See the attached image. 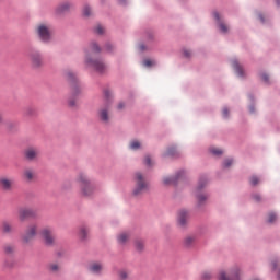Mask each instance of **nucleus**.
I'll return each mask as SVG.
<instances>
[{"instance_id": "1", "label": "nucleus", "mask_w": 280, "mask_h": 280, "mask_svg": "<svg viewBox=\"0 0 280 280\" xmlns=\"http://www.w3.org/2000/svg\"><path fill=\"white\" fill-rule=\"evenodd\" d=\"M100 51H102L100 46H97V44L95 43H92L86 51L85 65L94 69V71H97V73H104L106 71V63H104V61L100 59H91V56H93V54H100Z\"/></svg>"}, {"instance_id": "2", "label": "nucleus", "mask_w": 280, "mask_h": 280, "mask_svg": "<svg viewBox=\"0 0 280 280\" xmlns=\"http://www.w3.org/2000/svg\"><path fill=\"white\" fill-rule=\"evenodd\" d=\"M75 180L80 187V196L82 198H91L95 194V186L91 183L86 173H79Z\"/></svg>"}, {"instance_id": "3", "label": "nucleus", "mask_w": 280, "mask_h": 280, "mask_svg": "<svg viewBox=\"0 0 280 280\" xmlns=\"http://www.w3.org/2000/svg\"><path fill=\"white\" fill-rule=\"evenodd\" d=\"M148 189H150V184L148 183V180H145V177H143V174L139 172L136 173L132 196H135L136 198H139V196H143V194H145Z\"/></svg>"}, {"instance_id": "4", "label": "nucleus", "mask_w": 280, "mask_h": 280, "mask_svg": "<svg viewBox=\"0 0 280 280\" xmlns=\"http://www.w3.org/2000/svg\"><path fill=\"white\" fill-rule=\"evenodd\" d=\"M38 235V223H31L27 225L24 234L22 235L23 244H31Z\"/></svg>"}, {"instance_id": "5", "label": "nucleus", "mask_w": 280, "mask_h": 280, "mask_svg": "<svg viewBox=\"0 0 280 280\" xmlns=\"http://www.w3.org/2000/svg\"><path fill=\"white\" fill-rule=\"evenodd\" d=\"M31 67L33 69H43L45 66V60L43 59V55L38 50H34L28 55Z\"/></svg>"}, {"instance_id": "6", "label": "nucleus", "mask_w": 280, "mask_h": 280, "mask_svg": "<svg viewBox=\"0 0 280 280\" xmlns=\"http://www.w3.org/2000/svg\"><path fill=\"white\" fill-rule=\"evenodd\" d=\"M37 34L43 43H49L51 40V27L47 24H39L37 26Z\"/></svg>"}, {"instance_id": "7", "label": "nucleus", "mask_w": 280, "mask_h": 280, "mask_svg": "<svg viewBox=\"0 0 280 280\" xmlns=\"http://www.w3.org/2000/svg\"><path fill=\"white\" fill-rule=\"evenodd\" d=\"M40 236L43 237L46 246H54L56 243V237L54 236V230L51 228L42 229Z\"/></svg>"}, {"instance_id": "8", "label": "nucleus", "mask_w": 280, "mask_h": 280, "mask_svg": "<svg viewBox=\"0 0 280 280\" xmlns=\"http://www.w3.org/2000/svg\"><path fill=\"white\" fill-rule=\"evenodd\" d=\"M40 156V149L37 147H28L24 151V159L26 161L34 162Z\"/></svg>"}, {"instance_id": "9", "label": "nucleus", "mask_w": 280, "mask_h": 280, "mask_svg": "<svg viewBox=\"0 0 280 280\" xmlns=\"http://www.w3.org/2000/svg\"><path fill=\"white\" fill-rule=\"evenodd\" d=\"M0 189H2V191H12V189H14V178L8 177V176H1Z\"/></svg>"}, {"instance_id": "10", "label": "nucleus", "mask_w": 280, "mask_h": 280, "mask_svg": "<svg viewBox=\"0 0 280 280\" xmlns=\"http://www.w3.org/2000/svg\"><path fill=\"white\" fill-rule=\"evenodd\" d=\"M36 215V212L33 209L30 208H22L18 212V218L20 222H25L28 218H34Z\"/></svg>"}, {"instance_id": "11", "label": "nucleus", "mask_w": 280, "mask_h": 280, "mask_svg": "<svg viewBox=\"0 0 280 280\" xmlns=\"http://www.w3.org/2000/svg\"><path fill=\"white\" fill-rule=\"evenodd\" d=\"M177 222L179 226H186L189 222V212L187 210H179L177 214Z\"/></svg>"}, {"instance_id": "12", "label": "nucleus", "mask_w": 280, "mask_h": 280, "mask_svg": "<svg viewBox=\"0 0 280 280\" xmlns=\"http://www.w3.org/2000/svg\"><path fill=\"white\" fill-rule=\"evenodd\" d=\"M219 280H240V269H235L230 277H228L224 271H221L219 275Z\"/></svg>"}, {"instance_id": "13", "label": "nucleus", "mask_w": 280, "mask_h": 280, "mask_svg": "<svg viewBox=\"0 0 280 280\" xmlns=\"http://www.w3.org/2000/svg\"><path fill=\"white\" fill-rule=\"evenodd\" d=\"M72 8H73V4L71 2H62L57 7L56 13L65 14V12H69V10H71Z\"/></svg>"}, {"instance_id": "14", "label": "nucleus", "mask_w": 280, "mask_h": 280, "mask_svg": "<svg viewBox=\"0 0 280 280\" xmlns=\"http://www.w3.org/2000/svg\"><path fill=\"white\" fill-rule=\"evenodd\" d=\"M89 270L93 275H101L102 271L104 270V266L102 265V262H92L89 265Z\"/></svg>"}, {"instance_id": "15", "label": "nucleus", "mask_w": 280, "mask_h": 280, "mask_svg": "<svg viewBox=\"0 0 280 280\" xmlns=\"http://www.w3.org/2000/svg\"><path fill=\"white\" fill-rule=\"evenodd\" d=\"M98 117L103 124H108L110 121V114L108 113V107H104L98 112Z\"/></svg>"}, {"instance_id": "16", "label": "nucleus", "mask_w": 280, "mask_h": 280, "mask_svg": "<svg viewBox=\"0 0 280 280\" xmlns=\"http://www.w3.org/2000/svg\"><path fill=\"white\" fill-rule=\"evenodd\" d=\"M23 178L27 182V183H32V180H34V178H36V173L34 172V170L32 168H26L23 172Z\"/></svg>"}, {"instance_id": "17", "label": "nucleus", "mask_w": 280, "mask_h": 280, "mask_svg": "<svg viewBox=\"0 0 280 280\" xmlns=\"http://www.w3.org/2000/svg\"><path fill=\"white\" fill-rule=\"evenodd\" d=\"M213 16H214V19L218 21V23H219V28L221 30V32H222L223 34H226V32H229V26H226V24H224L222 21H220V13L214 12V13H213Z\"/></svg>"}, {"instance_id": "18", "label": "nucleus", "mask_w": 280, "mask_h": 280, "mask_svg": "<svg viewBox=\"0 0 280 280\" xmlns=\"http://www.w3.org/2000/svg\"><path fill=\"white\" fill-rule=\"evenodd\" d=\"M232 67L234 69V71L237 73V75H240V78H244V69L241 67L240 62H237V60H233L232 61Z\"/></svg>"}, {"instance_id": "19", "label": "nucleus", "mask_w": 280, "mask_h": 280, "mask_svg": "<svg viewBox=\"0 0 280 280\" xmlns=\"http://www.w3.org/2000/svg\"><path fill=\"white\" fill-rule=\"evenodd\" d=\"M196 244V236L188 235L184 238V246L186 248H191Z\"/></svg>"}, {"instance_id": "20", "label": "nucleus", "mask_w": 280, "mask_h": 280, "mask_svg": "<svg viewBox=\"0 0 280 280\" xmlns=\"http://www.w3.org/2000/svg\"><path fill=\"white\" fill-rule=\"evenodd\" d=\"M180 178V174H177L176 177H164V185H175L176 180Z\"/></svg>"}, {"instance_id": "21", "label": "nucleus", "mask_w": 280, "mask_h": 280, "mask_svg": "<svg viewBox=\"0 0 280 280\" xmlns=\"http://www.w3.org/2000/svg\"><path fill=\"white\" fill-rule=\"evenodd\" d=\"M128 240H130V234L124 232L118 236V242L119 244H126V242H128Z\"/></svg>"}, {"instance_id": "22", "label": "nucleus", "mask_w": 280, "mask_h": 280, "mask_svg": "<svg viewBox=\"0 0 280 280\" xmlns=\"http://www.w3.org/2000/svg\"><path fill=\"white\" fill-rule=\"evenodd\" d=\"M2 231L3 233H12V224H10V222H3Z\"/></svg>"}, {"instance_id": "23", "label": "nucleus", "mask_w": 280, "mask_h": 280, "mask_svg": "<svg viewBox=\"0 0 280 280\" xmlns=\"http://www.w3.org/2000/svg\"><path fill=\"white\" fill-rule=\"evenodd\" d=\"M145 244L141 240H136L135 241V248L136 250H143Z\"/></svg>"}, {"instance_id": "24", "label": "nucleus", "mask_w": 280, "mask_h": 280, "mask_svg": "<svg viewBox=\"0 0 280 280\" xmlns=\"http://www.w3.org/2000/svg\"><path fill=\"white\" fill-rule=\"evenodd\" d=\"M48 270L50 272H58L60 270V265L52 262L48 265Z\"/></svg>"}, {"instance_id": "25", "label": "nucleus", "mask_w": 280, "mask_h": 280, "mask_svg": "<svg viewBox=\"0 0 280 280\" xmlns=\"http://www.w3.org/2000/svg\"><path fill=\"white\" fill-rule=\"evenodd\" d=\"M66 78L69 82H75V73L71 72V70L66 72Z\"/></svg>"}, {"instance_id": "26", "label": "nucleus", "mask_w": 280, "mask_h": 280, "mask_svg": "<svg viewBox=\"0 0 280 280\" xmlns=\"http://www.w3.org/2000/svg\"><path fill=\"white\" fill-rule=\"evenodd\" d=\"M139 148H141V142L140 141L133 140V141L130 142V149L131 150H139Z\"/></svg>"}, {"instance_id": "27", "label": "nucleus", "mask_w": 280, "mask_h": 280, "mask_svg": "<svg viewBox=\"0 0 280 280\" xmlns=\"http://www.w3.org/2000/svg\"><path fill=\"white\" fill-rule=\"evenodd\" d=\"M211 154H214V156H220L222 154V150L218 148H210Z\"/></svg>"}, {"instance_id": "28", "label": "nucleus", "mask_w": 280, "mask_h": 280, "mask_svg": "<svg viewBox=\"0 0 280 280\" xmlns=\"http://www.w3.org/2000/svg\"><path fill=\"white\" fill-rule=\"evenodd\" d=\"M91 14H92V12H91V7L85 5V7L83 8V16L89 18V16H91Z\"/></svg>"}, {"instance_id": "29", "label": "nucleus", "mask_w": 280, "mask_h": 280, "mask_svg": "<svg viewBox=\"0 0 280 280\" xmlns=\"http://www.w3.org/2000/svg\"><path fill=\"white\" fill-rule=\"evenodd\" d=\"M144 164H147L148 167H152V165H154V163L152 162V158H150V155H145Z\"/></svg>"}, {"instance_id": "30", "label": "nucleus", "mask_w": 280, "mask_h": 280, "mask_svg": "<svg viewBox=\"0 0 280 280\" xmlns=\"http://www.w3.org/2000/svg\"><path fill=\"white\" fill-rule=\"evenodd\" d=\"M68 104H69L70 108H75V106H78V100L77 98H70L68 101Z\"/></svg>"}, {"instance_id": "31", "label": "nucleus", "mask_w": 280, "mask_h": 280, "mask_svg": "<svg viewBox=\"0 0 280 280\" xmlns=\"http://www.w3.org/2000/svg\"><path fill=\"white\" fill-rule=\"evenodd\" d=\"M250 185H253L255 187V185H259V177L257 176H252L249 178Z\"/></svg>"}, {"instance_id": "32", "label": "nucleus", "mask_w": 280, "mask_h": 280, "mask_svg": "<svg viewBox=\"0 0 280 280\" xmlns=\"http://www.w3.org/2000/svg\"><path fill=\"white\" fill-rule=\"evenodd\" d=\"M4 253H7V255L14 253V246L12 245L4 246Z\"/></svg>"}, {"instance_id": "33", "label": "nucleus", "mask_w": 280, "mask_h": 280, "mask_svg": "<svg viewBox=\"0 0 280 280\" xmlns=\"http://www.w3.org/2000/svg\"><path fill=\"white\" fill-rule=\"evenodd\" d=\"M211 272L210 271H205L202 275H201V280H211Z\"/></svg>"}, {"instance_id": "34", "label": "nucleus", "mask_w": 280, "mask_h": 280, "mask_svg": "<svg viewBox=\"0 0 280 280\" xmlns=\"http://www.w3.org/2000/svg\"><path fill=\"white\" fill-rule=\"evenodd\" d=\"M275 220H277V214H275V213H269V215H268V222H269V224H272V222H275Z\"/></svg>"}, {"instance_id": "35", "label": "nucleus", "mask_w": 280, "mask_h": 280, "mask_svg": "<svg viewBox=\"0 0 280 280\" xmlns=\"http://www.w3.org/2000/svg\"><path fill=\"white\" fill-rule=\"evenodd\" d=\"M143 66L144 67H152V66H154V61H152L151 59H144L143 60Z\"/></svg>"}, {"instance_id": "36", "label": "nucleus", "mask_w": 280, "mask_h": 280, "mask_svg": "<svg viewBox=\"0 0 280 280\" xmlns=\"http://www.w3.org/2000/svg\"><path fill=\"white\" fill-rule=\"evenodd\" d=\"M232 165H233V160L232 159H228L223 163L224 167H231Z\"/></svg>"}, {"instance_id": "37", "label": "nucleus", "mask_w": 280, "mask_h": 280, "mask_svg": "<svg viewBox=\"0 0 280 280\" xmlns=\"http://www.w3.org/2000/svg\"><path fill=\"white\" fill-rule=\"evenodd\" d=\"M167 154L168 156H174V154H176V148L172 147L167 150Z\"/></svg>"}, {"instance_id": "38", "label": "nucleus", "mask_w": 280, "mask_h": 280, "mask_svg": "<svg viewBox=\"0 0 280 280\" xmlns=\"http://www.w3.org/2000/svg\"><path fill=\"white\" fill-rule=\"evenodd\" d=\"M96 34H104V27L102 25H98L95 27Z\"/></svg>"}, {"instance_id": "39", "label": "nucleus", "mask_w": 280, "mask_h": 280, "mask_svg": "<svg viewBox=\"0 0 280 280\" xmlns=\"http://www.w3.org/2000/svg\"><path fill=\"white\" fill-rule=\"evenodd\" d=\"M205 200H207V195H199L198 196V201L200 205H202V202H205Z\"/></svg>"}, {"instance_id": "40", "label": "nucleus", "mask_w": 280, "mask_h": 280, "mask_svg": "<svg viewBox=\"0 0 280 280\" xmlns=\"http://www.w3.org/2000/svg\"><path fill=\"white\" fill-rule=\"evenodd\" d=\"M119 277H120L121 280H126V279H128V272H126V271H120V272H119Z\"/></svg>"}, {"instance_id": "41", "label": "nucleus", "mask_w": 280, "mask_h": 280, "mask_svg": "<svg viewBox=\"0 0 280 280\" xmlns=\"http://www.w3.org/2000/svg\"><path fill=\"white\" fill-rule=\"evenodd\" d=\"M205 185H207V179H205V180L200 179L199 185H198V189H202V187H205Z\"/></svg>"}, {"instance_id": "42", "label": "nucleus", "mask_w": 280, "mask_h": 280, "mask_svg": "<svg viewBox=\"0 0 280 280\" xmlns=\"http://www.w3.org/2000/svg\"><path fill=\"white\" fill-rule=\"evenodd\" d=\"M71 187H72L71 182H66V183L63 184V189H71Z\"/></svg>"}, {"instance_id": "43", "label": "nucleus", "mask_w": 280, "mask_h": 280, "mask_svg": "<svg viewBox=\"0 0 280 280\" xmlns=\"http://www.w3.org/2000/svg\"><path fill=\"white\" fill-rule=\"evenodd\" d=\"M118 110H124L126 108V104L124 102H120L117 106Z\"/></svg>"}, {"instance_id": "44", "label": "nucleus", "mask_w": 280, "mask_h": 280, "mask_svg": "<svg viewBox=\"0 0 280 280\" xmlns=\"http://www.w3.org/2000/svg\"><path fill=\"white\" fill-rule=\"evenodd\" d=\"M253 199L256 201V202H259L261 200V196L260 195H253Z\"/></svg>"}, {"instance_id": "45", "label": "nucleus", "mask_w": 280, "mask_h": 280, "mask_svg": "<svg viewBox=\"0 0 280 280\" xmlns=\"http://www.w3.org/2000/svg\"><path fill=\"white\" fill-rule=\"evenodd\" d=\"M105 49H106V51H113V45L112 44H106Z\"/></svg>"}, {"instance_id": "46", "label": "nucleus", "mask_w": 280, "mask_h": 280, "mask_svg": "<svg viewBox=\"0 0 280 280\" xmlns=\"http://www.w3.org/2000/svg\"><path fill=\"white\" fill-rule=\"evenodd\" d=\"M185 58H189L191 56V50H184Z\"/></svg>"}, {"instance_id": "47", "label": "nucleus", "mask_w": 280, "mask_h": 280, "mask_svg": "<svg viewBox=\"0 0 280 280\" xmlns=\"http://www.w3.org/2000/svg\"><path fill=\"white\" fill-rule=\"evenodd\" d=\"M261 80H264V82H268V80H269L268 74H266V73L261 74Z\"/></svg>"}, {"instance_id": "48", "label": "nucleus", "mask_w": 280, "mask_h": 280, "mask_svg": "<svg viewBox=\"0 0 280 280\" xmlns=\"http://www.w3.org/2000/svg\"><path fill=\"white\" fill-rule=\"evenodd\" d=\"M223 117H229V108H223Z\"/></svg>"}, {"instance_id": "49", "label": "nucleus", "mask_w": 280, "mask_h": 280, "mask_svg": "<svg viewBox=\"0 0 280 280\" xmlns=\"http://www.w3.org/2000/svg\"><path fill=\"white\" fill-rule=\"evenodd\" d=\"M81 237H86V229L81 230Z\"/></svg>"}, {"instance_id": "50", "label": "nucleus", "mask_w": 280, "mask_h": 280, "mask_svg": "<svg viewBox=\"0 0 280 280\" xmlns=\"http://www.w3.org/2000/svg\"><path fill=\"white\" fill-rule=\"evenodd\" d=\"M79 93H80V91L74 90V91L72 92V97H75V95H78Z\"/></svg>"}, {"instance_id": "51", "label": "nucleus", "mask_w": 280, "mask_h": 280, "mask_svg": "<svg viewBox=\"0 0 280 280\" xmlns=\"http://www.w3.org/2000/svg\"><path fill=\"white\" fill-rule=\"evenodd\" d=\"M0 124H3V114L0 113Z\"/></svg>"}, {"instance_id": "52", "label": "nucleus", "mask_w": 280, "mask_h": 280, "mask_svg": "<svg viewBox=\"0 0 280 280\" xmlns=\"http://www.w3.org/2000/svg\"><path fill=\"white\" fill-rule=\"evenodd\" d=\"M109 95H110V92L105 91V97H109Z\"/></svg>"}, {"instance_id": "53", "label": "nucleus", "mask_w": 280, "mask_h": 280, "mask_svg": "<svg viewBox=\"0 0 280 280\" xmlns=\"http://www.w3.org/2000/svg\"><path fill=\"white\" fill-rule=\"evenodd\" d=\"M250 113H255V107H249Z\"/></svg>"}, {"instance_id": "54", "label": "nucleus", "mask_w": 280, "mask_h": 280, "mask_svg": "<svg viewBox=\"0 0 280 280\" xmlns=\"http://www.w3.org/2000/svg\"><path fill=\"white\" fill-rule=\"evenodd\" d=\"M259 19L264 23V15H259Z\"/></svg>"}, {"instance_id": "55", "label": "nucleus", "mask_w": 280, "mask_h": 280, "mask_svg": "<svg viewBox=\"0 0 280 280\" xmlns=\"http://www.w3.org/2000/svg\"><path fill=\"white\" fill-rule=\"evenodd\" d=\"M273 269L277 268V262H272Z\"/></svg>"}, {"instance_id": "56", "label": "nucleus", "mask_w": 280, "mask_h": 280, "mask_svg": "<svg viewBox=\"0 0 280 280\" xmlns=\"http://www.w3.org/2000/svg\"><path fill=\"white\" fill-rule=\"evenodd\" d=\"M277 5H279V0H276Z\"/></svg>"}, {"instance_id": "57", "label": "nucleus", "mask_w": 280, "mask_h": 280, "mask_svg": "<svg viewBox=\"0 0 280 280\" xmlns=\"http://www.w3.org/2000/svg\"><path fill=\"white\" fill-rule=\"evenodd\" d=\"M27 114L30 115V109L27 110Z\"/></svg>"}, {"instance_id": "58", "label": "nucleus", "mask_w": 280, "mask_h": 280, "mask_svg": "<svg viewBox=\"0 0 280 280\" xmlns=\"http://www.w3.org/2000/svg\"><path fill=\"white\" fill-rule=\"evenodd\" d=\"M120 3H124V1L120 0Z\"/></svg>"}, {"instance_id": "59", "label": "nucleus", "mask_w": 280, "mask_h": 280, "mask_svg": "<svg viewBox=\"0 0 280 280\" xmlns=\"http://www.w3.org/2000/svg\"><path fill=\"white\" fill-rule=\"evenodd\" d=\"M141 47V49H143V46H140Z\"/></svg>"}]
</instances>
